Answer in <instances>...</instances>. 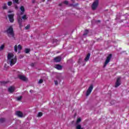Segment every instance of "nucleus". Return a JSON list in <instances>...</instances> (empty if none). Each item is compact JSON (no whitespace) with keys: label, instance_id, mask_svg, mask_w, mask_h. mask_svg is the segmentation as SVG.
Listing matches in <instances>:
<instances>
[{"label":"nucleus","instance_id":"1","mask_svg":"<svg viewBox=\"0 0 129 129\" xmlns=\"http://www.w3.org/2000/svg\"><path fill=\"white\" fill-rule=\"evenodd\" d=\"M14 57V54L13 53H8V60L7 63L10 64V66H13L17 63V56ZM12 58H13L12 59Z\"/></svg>","mask_w":129,"mask_h":129},{"label":"nucleus","instance_id":"2","mask_svg":"<svg viewBox=\"0 0 129 129\" xmlns=\"http://www.w3.org/2000/svg\"><path fill=\"white\" fill-rule=\"evenodd\" d=\"M5 33H7L8 37L10 38H15V33L14 32V28H13V26H10L9 28L5 31Z\"/></svg>","mask_w":129,"mask_h":129},{"label":"nucleus","instance_id":"3","mask_svg":"<svg viewBox=\"0 0 129 129\" xmlns=\"http://www.w3.org/2000/svg\"><path fill=\"white\" fill-rule=\"evenodd\" d=\"M112 57V54H110L107 56L103 66L104 68H105V67H106V65L108 64L109 62H110V60L111 59Z\"/></svg>","mask_w":129,"mask_h":129},{"label":"nucleus","instance_id":"4","mask_svg":"<svg viewBox=\"0 0 129 129\" xmlns=\"http://www.w3.org/2000/svg\"><path fill=\"white\" fill-rule=\"evenodd\" d=\"M57 43H58V40L50 39V47H55V46H57Z\"/></svg>","mask_w":129,"mask_h":129},{"label":"nucleus","instance_id":"5","mask_svg":"<svg viewBox=\"0 0 129 129\" xmlns=\"http://www.w3.org/2000/svg\"><path fill=\"white\" fill-rule=\"evenodd\" d=\"M92 90H93V85H91L86 93V96L90 95L91 92H92Z\"/></svg>","mask_w":129,"mask_h":129},{"label":"nucleus","instance_id":"6","mask_svg":"<svg viewBox=\"0 0 129 129\" xmlns=\"http://www.w3.org/2000/svg\"><path fill=\"white\" fill-rule=\"evenodd\" d=\"M98 6V0H95L94 2H93L92 5V9L94 11L96 10L97 7Z\"/></svg>","mask_w":129,"mask_h":129},{"label":"nucleus","instance_id":"7","mask_svg":"<svg viewBox=\"0 0 129 129\" xmlns=\"http://www.w3.org/2000/svg\"><path fill=\"white\" fill-rule=\"evenodd\" d=\"M18 77L20 80H22L24 82H26V81H28V79L25 76L22 75H18Z\"/></svg>","mask_w":129,"mask_h":129},{"label":"nucleus","instance_id":"8","mask_svg":"<svg viewBox=\"0 0 129 129\" xmlns=\"http://www.w3.org/2000/svg\"><path fill=\"white\" fill-rule=\"evenodd\" d=\"M17 22L19 25V28L20 29H22V27H23V19L22 18H21V17H20V16H19L18 17H17Z\"/></svg>","mask_w":129,"mask_h":129},{"label":"nucleus","instance_id":"9","mask_svg":"<svg viewBox=\"0 0 129 129\" xmlns=\"http://www.w3.org/2000/svg\"><path fill=\"white\" fill-rule=\"evenodd\" d=\"M121 78L120 77H118L117 79L116 82L115 83V87L116 88L117 87H118V86H119V85H120L121 84Z\"/></svg>","mask_w":129,"mask_h":129},{"label":"nucleus","instance_id":"10","mask_svg":"<svg viewBox=\"0 0 129 129\" xmlns=\"http://www.w3.org/2000/svg\"><path fill=\"white\" fill-rule=\"evenodd\" d=\"M16 114L18 116V117H24L25 116H24V114L22 111H17L16 112Z\"/></svg>","mask_w":129,"mask_h":129},{"label":"nucleus","instance_id":"11","mask_svg":"<svg viewBox=\"0 0 129 129\" xmlns=\"http://www.w3.org/2000/svg\"><path fill=\"white\" fill-rule=\"evenodd\" d=\"M8 18H9L10 23H14V21H15L14 19V14H9L8 15Z\"/></svg>","mask_w":129,"mask_h":129},{"label":"nucleus","instance_id":"12","mask_svg":"<svg viewBox=\"0 0 129 129\" xmlns=\"http://www.w3.org/2000/svg\"><path fill=\"white\" fill-rule=\"evenodd\" d=\"M16 90V88L14 86H11L8 88V91L10 93H13Z\"/></svg>","mask_w":129,"mask_h":129},{"label":"nucleus","instance_id":"13","mask_svg":"<svg viewBox=\"0 0 129 129\" xmlns=\"http://www.w3.org/2000/svg\"><path fill=\"white\" fill-rule=\"evenodd\" d=\"M54 68H55L57 70H62V67L60 64H55L54 66Z\"/></svg>","mask_w":129,"mask_h":129},{"label":"nucleus","instance_id":"14","mask_svg":"<svg viewBox=\"0 0 129 129\" xmlns=\"http://www.w3.org/2000/svg\"><path fill=\"white\" fill-rule=\"evenodd\" d=\"M61 60H62L61 56H57L54 58V61L55 62H60L61 61Z\"/></svg>","mask_w":129,"mask_h":129},{"label":"nucleus","instance_id":"15","mask_svg":"<svg viewBox=\"0 0 129 129\" xmlns=\"http://www.w3.org/2000/svg\"><path fill=\"white\" fill-rule=\"evenodd\" d=\"M20 10L22 11L20 13V15H24V13H25V8L24 6H21L20 7Z\"/></svg>","mask_w":129,"mask_h":129},{"label":"nucleus","instance_id":"16","mask_svg":"<svg viewBox=\"0 0 129 129\" xmlns=\"http://www.w3.org/2000/svg\"><path fill=\"white\" fill-rule=\"evenodd\" d=\"M90 58V53H88V54L87 55L86 57L85 58V61H86V62H87V61H88V60H89V58Z\"/></svg>","mask_w":129,"mask_h":129},{"label":"nucleus","instance_id":"17","mask_svg":"<svg viewBox=\"0 0 129 129\" xmlns=\"http://www.w3.org/2000/svg\"><path fill=\"white\" fill-rule=\"evenodd\" d=\"M7 83H9V82L0 81V84L1 85H6V84H7Z\"/></svg>","mask_w":129,"mask_h":129},{"label":"nucleus","instance_id":"18","mask_svg":"<svg viewBox=\"0 0 129 129\" xmlns=\"http://www.w3.org/2000/svg\"><path fill=\"white\" fill-rule=\"evenodd\" d=\"M14 5H19L20 3H19V0H12Z\"/></svg>","mask_w":129,"mask_h":129},{"label":"nucleus","instance_id":"19","mask_svg":"<svg viewBox=\"0 0 129 129\" xmlns=\"http://www.w3.org/2000/svg\"><path fill=\"white\" fill-rule=\"evenodd\" d=\"M31 51V49H29V48H25V52L26 53V54H29V53H30Z\"/></svg>","mask_w":129,"mask_h":129},{"label":"nucleus","instance_id":"20","mask_svg":"<svg viewBox=\"0 0 129 129\" xmlns=\"http://www.w3.org/2000/svg\"><path fill=\"white\" fill-rule=\"evenodd\" d=\"M8 9V6H7V4L6 3L3 4V10H7Z\"/></svg>","mask_w":129,"mask_h":129},{"label":"nucleus","instance_id":"21","mask_svg":"<svg viewBox=\"0 0 129 129\" xmlns=\"http://www.w3.org/2000/svg\"><path fill=\"white\" fill-rule=\"evenodd\" d=\"M22 20H24V21H26V20H28V17L26 15H24L22 16Z\"/></svg>","mask_w":129,"mask_h":129},{"label":"nucleus","instance_id":"22","mask_svg":"<svg viewBox=\"0 0 129 129\" xmlns=\"http://www.w3.org/2000/svg\"><path fill=\"white\" fill-rule=\"evenodd\" d=\"M5 121H6V118H0V122H1V123H4V122H5Z\"/></svg>","mask_w":129,"mask_h":129},{"label":"nucleus","instance_id":"23","mask_svg":"<svg viewBox=\"0 0 129 129\" xmlns=\"http://www.w3.org/2000/svg\"><path fill=\"white\" fill-rule=\"evenodd\" d=\"M43 115V112H38L37 117H41Z\"/></svg>","mask_w":129,"mask_h":129},{"label":"nucleus","instance_id":"24","mask_svg":"<svg viewBox=\"0 0 129 129\" xmlns=\"http://www.w3.org/2000/svg\"><path fill=\"white\" fill-rule=\"evenodd\" d=\"M22 98H23V97L22 96H20L19 97H18L17 98V101H21L22 100Z\"/></svg>","mask_w":129,"mask_h":129},{"label":"nucleus","instance_id":"25","mask_svg":"<svg viewBox=\"0 0 129 129\" xmlns=\"http://www.w3.org/2000/svg\"><path fill=\"white\" fill-rule=\"evenodd\" d=\"M88 34V30H85L83 36H86Z\"/></svg>","mask_w":129,"mask_h":129},{"label":"nucleus","instance_id":"26","mask_svg":"<svg viewBox=\"0 0 129 129\" xmlns=\"http://www.w3.org/2000/svg\"><path fill=\"white\" fill-rule=\"evenodd\" d=\"M31 28V25L30 24L27 25V26L25 27V30H29Z\"/></svg>","mask_w":129,"mask_h":129},{"label":"nucleus","instance_id":"27","mask_svg":"<svg viewBox=\"0 0 129 129\" xmlns=\"http://www.w3.org/2000/svg\"><path fill=\"white\" fill-rule=\"evenodd\" d=\"M4 48H5V45L3 44L0 47V51H3V50H4Z\"/></svg>","mask_w":129,"mask_h":129},{"label":"nucleus","instance_id":"28","mask_svg":"<svg viewBox=\"0 0 129 129\" xmlns=\"http://www.w3.org/2000/svg\"><path fill=\"white\" fill-rule=\"evenodd\" d=\"M43 82H44V81L43 80V79H40L38 81V84H42Z\"/></svg>","mask_w":129,"mask_h":129},{"label":"nucleus","instance_id":"29","mask_svg":"<svg viewBox=\"0 0 129 129\" xmlns=\"http://www.w3.org/2000/svg\"><path fill=\"white\" fill-rule=\"evenodd\" d=\"M14 51L15 52H18V47L17 46V45H15L14 46Z\"/></svg>","mask_w":129,"mask_h":129},{"label":"nucleus","instance_id":"30","mask_svg":"<svg viewBox=\"0 0 129 129\" xmlns=\"http://www.w3.org/2000/svg\"><path fill=\"white\" fill-rule=\"evenodd\" d=\"M18 47V49L20 50L23 49V48L22 47V45H21L20 44H19Z\"/></svg>","mask_w":129,"mask_h":129},{"label":"nucleus","instance_id":"31","mask_svg":"<svg viewBox=\"0 0 129 129\" xmlns=\"http://www.w3.org/2000/svg\"><path fill=\"white\" fill-rule=\"evenodd\" d=\"M9 68V67H7V64H5L4 66V70H7Z\"/></svg>","mask_w":129,"mask_h":129},{"label":"nucleus","instance_id":"32","mask_svg":"<svg viewBox=\"0 0 129 129\" xmlns=\"http://www.w3.org/2000/svg\"><path fill=\"white\" fill-rule=\"evenodd\" d=\"M81 121V119L80 118H79L77 120V123H79Z\"/></svg>","mask_w":129,"mask_h":129},{"label":"nucleus","instance_id":"33","mask_svg":"<svg viewBox=\"0 0 129 129\" xmlns=\"http://www.w3.org/2000/svg\"><path fill=\"white\" fill-rule=\"evenodd\" d=\"M13 3L12 2H8L7 3L8 6H10L11 5H12Z\"/></svg>","mask_w":129,"mask_h":129},{"label":"nucleus","instance_id":"34","mask_svg":"<svg viewBox=\"0 0 129 129\" xmlns=\"http://www.w3.org/2000/svg\"><path fill=\"white\" fill-rule=\"evenodd\" d=\"M63 4H64V5H68V4H69V3L68 2V1H64L63 2Z\"/></svg>","mask_w":129,"mask_h":129},{"label":"nucleus","instance_id":"35","mask_svg":"<svg viewBox=\"0 0 129 129\" xmlns=\"http://www.w3.org/2000/svg\"><path fill=\"white\" fill-rule=\"evenodd\" d=\"M30 66H31V67H34V66H35V63H32L30 64Z\"/></svg>","mask_w":129,"mask_h":129},{"label":"nucleus","instance_id":"36","mask_svg":"<svg viewBox=\"0 0 129 129\" xmlns=\"http://www.w3.org/2000/svg\"><path fill=\"white\" fill-rule=\"evenodd\" d=\"M54 84H55V85H58V81H54Z\"/></svg>","mask_w":129,"mask_h":129},{"label":"nucleus","instance_id":"37","mask_svg":"<svg viewBox=\"0 0 129 129\" xmlns=\"http://www.w3.org/2000/svg\"><path fill=\"white\" fill-rule=\"evenodd\" d=\"M20 59H22V58H24V55H20L19 56Z\"/></svg>","mask_w":129,"mask_h":129},{"label":"nucleus","instance_id":"38","mask_svg":"<svg viewBox=\"0 0 129 129\" xmlns=\"http://www.w3.org/2000/svg\"><path fill=\"white\" fill-rule=\"evenodd\" d=\"M15 10H18V9H19V8L18 7V6L17 5H15Z\"/></svg>","mask_w":129,"mask_h":129},{"label":"nucleus","instance_id":"39","mask_svg":"<svg viewBox=\"0 0 129 129\" xmlns=\"http://www.w3.org/2000/svg\"><path fill=\"white\" fill-rule=\"evenodd\" d=\"M62 5H63V3H60L59 4V7H62Z\"/></svg>","mask_w":129,"mask_h":129},{"label":"nucleus","instance_id":"40","mask_svg":"<svg viewBox=\"0 0 129 129\" xmlns=\"http://www.w3.org/2000/svg\"><path fill=\"white\" fill-rule=\"evenodd\" d=\"M32 4H35V0H32Z\"/></svg>","mask_w":129,"mask_h":129},{"label":"nucleus","instance_id":"41","mask_svg":"<svg viewBox=\"0 0 129 129\" xmlns=\"http://www.w3.org/2000/svg\"><path fill=\"white\" fill-rule=\"evenodd\" d=\"M33 90H30V92L31 93H33Z\"/></svg>","mask_w":129,"mask_h":129},{"label":"nucleus","instance_id":"42","mask_svg":"<svg viewBox=\"0 0 129 129\" xmlns=\"http://www.w3.org/2000/svg\"><path fill=\"white\" fill-rule=\"evenodd\" d=\"M97 22L98 23H100V20H98V21H97Z\"/></svg>","mask_w":129,"mask_h":129},{"label":"nucleus","instance_id":"43","mask_svg":"<svg viewBox=\"0 0 129 129\" xmlns=\"http://www.w3.org/2000/svg\"><path fill=\"white\" fill-rule=\"evenodd\" d=\"M8 13H12V11H9L8 12Z\"/></svg>","mask_w":129,"mask_h":129},{"label":"nucleus","instance_id":"44","mask_svg":"<svg viewBox=\"0 0 129 129\" xmlns=\"http://www.w3.org/2000/svg\"><path fill=\"white\" fill-rule=\"evenodd\" d=\"M70 6L72 7V6H73V4H71Z\"/></svg>","mask_w":129,"mask_h":129},{"label":"nucleus","instance_id":"45","mask_svg":"<svg viewBox=\"0 0 129 129\" xmlns=\"http://www.w3.org/2000/svg\"><path fill=\"white\" fill-rule=\"evenodd\" d=\"M72 2H74V0H72Z\"/></svg>","mask_w":129,"mask_h":129},{"label":"nucleus","instance_id":"46","mask_svg":"<svg viewBox=\"0 0 129 129\" xmlns=\"http://www.w3.org/2000/svg\"><path fill=\"white\" fill-rule=\"evenodd\" d=\"M49 2V0H47V3Z\"/></svg>","mask_w":129,"mask_h":129},{"label":"nucleus","instance_id":"47","mask_svg":"<svg viewBox=\"0 0 129 129\" xmlns=\"http://www.w3.org/2000/svg\"><path fill=\"white\" fill-rule=\"evenodd\" d=\"M43 2H45V0H43Z\"/></svg>","mask_w":129,"mask_h":129}]
</instances>
